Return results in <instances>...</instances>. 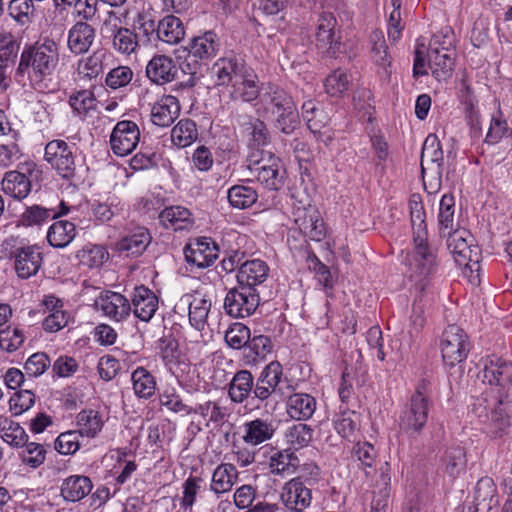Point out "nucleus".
Masks as SVG:
<instances>
[{"mask_svg": "<svg viewBox=\"0 0 512 512\" xmlns=\"http://www.w3.org/2000/svg\"><path fill=\"white\" fill-rule=\"evenodd\" d=\"M80 262L89 268H98L108 259L107 250L101 245H86L77 254Z\"/></svg>", "mask_w": 512, "mask_h": 512, "instance_id": "47", "label": "nucleus"}, {"mask_svg": "<svg viewBox=\"0 0 512 512\" xmlns=\"http://www.w3.org/2000/svg\"><path fill=\"white\" fill-rule=\"evenodd\" d=\"M211 301L205 297L195 296L189 302V321L198 331H202L206 325Z\"/></svg>", "mask_w": 512, "mask_h": 512, "instance_id": "43", "label": "nucleus"}, {"mask_svg": "<svg viewBox=\"0 0 512 512\" xmlns=\"http://www.w3.org/2000/svg\"><path fill=\"white\" fill-rule=\"evenodd\" d=\"M498 503L497 489L492 478H481L474 490L473 512H490Z\"/></svg>", "mask_w": 512, "mask_h": 512, "instance_id": "21", "label": "nucleus"}, {"mask_svg": "<svg viewBox=\"0 0 512 512\" xmlns=\"http://www.w3.org/2000/svg\"><path fill=\"white\" fill-rule=\"evenodd\" d=\"M160 222L167 229L184 230L192 225L191 212L181 206L165 208L159 215Z\"/></svg>", "mask_w": 512, "mask_h": 512, "instance_id": "34", "label": "nucleus"}, {"mask_svg": "<svg viewBox=\"0 0 512 512\" xmlns=\"http://www.w3.org/2000/svg\"><path fill=\"white\" fill-rule=\"evenodd\" d=\"M446 236H448L447 247L454 255L455 261L459 265H469V263L473 261V249L467 241V238L471 237L469 232L454 229L450 233H446ZM477 262V260H474L475 264Z\"/></svg>", "mask_w": 512, "mask_h": 512, "instance_id": "24", "label": "nucleus"}, {"mask_svg": "<svg viewBox=\"0 0 512 512\" xmlns=\"http://www.w3.org/2000/svg\"><path fill=\"white\" fill-rule=\"evenodd\" d=\"M261 105L274 120L275 127L290 135L300 127V118L295 103L283 89L268 84L261 95Z\"/></svg>", "mask_w": 512, "mask_h": 512, "instance_id": "3", "label": "nucleus"}, {"mask_svg": "<svg viewBox=\"0 0 512 512\" xmlns=\"http://www.w3.org/2000/svg\"><path fill=\"white\" fill-rule=\"evenodd\" d=\"M103 54L101 52H95L85 60H81L78 63V73L83 78L89 80L96 79L103 70L102 65Z\"/></svg>", "mask_w": 512, "mask_h": 512, "instance_id": "53", "label": "nucleus"}, {"mask_svg": "<svg viewBox=\"0 0 512 512\" xmlns=\"http://www.w3.org/2000/svg\"><path fill=\"white\" fill-rule=\"evenodd\" d=\"M227 198L232 207L246 209L251 207L258 199L256 190L245 185H234L227 193Z\"/></svg>", "mask_w": 512, "mask_h": 512, "instance_id": "41", "label": "nucleus"}, {"mask_svg": "<svg viewBox=\"0 0 512 512\" xmlns=\"http://www.w3.org/2000/svg\"><path fill=\"white\" fill-rule=\"evenodd\" d=\"M132 306L134 315L145 322H148L158 308V298L153 291L145 286L134 289Z\"/></svg>", "mask_w": 512, "mask_h": 512, "instance_id": "23", "label": "nucleus"}, {"mask_svg": "<svg viewBox=\"0 0 512 512\" xmlns=\"http://www.w3.org/2000/svg\"><path fill=\"white\" fill-rule=\"evenodd\" d=\"M283 376L282 365L278 361L270 362L259 374L254 382L252 401L261 403L281 391L279 384Z\"/></svg>", "mask_w": 512, "mask_h": 512, "instance_id": "8", "label": "nucleus"}, {"mask_svg": "<svg viewBox=\"0 0 512 512\" xmlns=\"http://www.w3.org/2000/svg\"><path fill=\"white\" fill-rule=\"evenodd\" d=\"M370 42L372 44L371 53L374 62L382 68L389 66L391 61L384 35L372 34Z\"/></svg>", "mask_w": 512, "mask_h": 512, "instance_id": "55", "label": "nucleus"}, {"mask_svg": "<svg viewBox=\"0 0 512 512\" xmlns=\"http://www.w3.org/2000/svg\"><path fill=\"white\" fill-rule=\"evenodd\" d=\"M35 403V395L29 389L20 390L10 398V410L15 415H20L30 409Z\"/></svg>", "mask_w": 512, "mask_h": 512, "instance_id": "60", "label": "nucleus"}, {"mask_svg": "<svg viewBox=\"0 0 512 512\" xmlns=\"http://www.w3.org/2000/svg\"><path fill=\"white\" fill-rule=\"evenodd\" d=\"M78 431L82 436L95 437L101 431L103 422L98 411L82 410L77 415Z\"/></svg>", "mask_w": 512, "mask_h": 512, "instance_id": "46", "label": "nucleus"}, {"mask_svg": "<svg viewBox=\"0 0 512 512\" xmlns=\"http://www.w3.org/2000/svg\"><path fill=\"white\" fill-rule=\"evenodd\" d=\"M257 80V75L250 67H248L245 73H243L232 85L231 97L233 99H240L244 102H252L259 98V102L261 103L263 89L267 86L259 88Z\"/></svg>", "mask_w": 512, "mask_h": 512, "instance_id": "18", "label": "nucleus"}, {"mask_svg": "<svg viewBox=\"0 0 512 512\" xmlns=\"http://www.w3.org/2000/svg\"><path fill=\"white\" fill-rule=\"evenodd\" d=\"M445 472L455 478L465 470L467 459L466 453L463 447L453 446L446 450L443 458Z\"/></svg>", "mask_w": 512, "mask_h": 512, "instance_id": "44", "label": "nucleus"}, {"mask_svg": "<svg viewBox=\"0 0 512 512\" xmlns=\"http://www.w3.org/2000/svg\"><path fill=\"white\" fill-rule=\"evenodd\" d=\"M269 467L271 473L275 475H292L298 469L301 471H309V474L314 476L319 474L318 467L313 464H304L301 466L298 456L288 449L274 453L270 457Z\"/></svg>", "mask_w": 512, "mask_h": 512, "instance_id": "13", "label": "nucleus"}, {"mask_svg": "<svg viewBox=\"0 0 512 512\" xmlns=\"http://www.w3.org/2000/svg\"><path fill=\"white\" fill-rule=\"evenodd\" d=\"M443 150L440 141L435 134H429L422 146L421 152V174H424L436 166L443 168Z\"/></svg>", "mask_w": 512, "mask_h": 512, "instance_id": "27", "label": "nucleus"}, {"mask_svg": "<svg viewBox=\"0 0 512 512\" xmlns=\"http://www.w3.org/2000/svg\"><path fill=\"white\" fill-rule=\"evenodd\" d=\"M24 338L22 330L7 326L0 330V348L9 353L14 352L23 344Z\"/></svg>", "mask_w": 512, "mask_h": 512, "instance_id": "52", "label": "nucleus"}, {"mask_svg": "<svg viewBox=\"0 0 512 512\" xmlns=\"http://www.w3.org/2000/svg\"><path fill=\"white\" fill-rule=\"evenodd\" d=\"M455 200L452 194L442 196L439 205L438 224L442 236L454 230Z\"/></svg>", "mask_w": 512, "mask_h": 512, "instance_id": "45", "label": "nucleus"}, {"mask_svg": "<svg viewBox=\"0 0 512 512\" xmlns=\"http://www.w3.org/2000/svg\"><path fill=\"white\" fill-rule=\"evenodd\" d=\"M42 253L37 246L17 248L15 251V270L20 278L27 279L35 275L42 265Z\"/></svg>", "mask_w": 512, "mask_h": 512, "instance_id": "17", "label": "nucleus"}, {"mask_svg": "<svg viewBox=\"0 0 512 512\" xmlns=\"http://www.w3.org/2000/svg\"><path fill=\"white\" fill-rule=\"evenodd\" d=\"M198 138L196 123L189 119H181L171 130V141L174 145L185 148Z\"/></svg>", "mask_w": 512, "mask_h": 512, "instance_id": "38", "label": "nucleus"}, {"mask_svg": "<svg viewBox=\"0 0 512 512\" xmlns=\"http://www.w3.org/2000/svg\"><path fill=\"white\" fill-rule=\"evenodd\" d=\"M57 63L58 52L53 41L35 44L23 50L15 77L18 82L27 78L31 83H38L53 73Z\"/></svg>", "mask_w": 512, "mask_h": 512, "instance_id": "2", "label": "nucleus"}, {"mask_svg": "<svg viewBox=\"0 0 512 512\" xmlns=\"http://www.w3.org/2000/svg\"><path fill=\"white\" fill-rule=\"evenodd\" d=\"M1 185L5 194L19 200L25 198L31 190L30 180L18 171L6 172Z\"/></svg>", "mask_w": 512, "mask_h": 512, "instance_id": "35", "label": "nucleus"}, {"mask_svg": "<svg viewBox=\"0 0 512 512\" xmlns=\"http://www.w3.org/2000/svg\"><path fill=\"white\" fill-rule=\"evenodd\" d=\"M180 105L176 97L163 96L151 109V121L159 127L170 126L179 116Z\"/></svg>", "mask_w": 512, "mask_h": 512, "instance_id": "22", "label": "nucleus"}, {"mask_svg": "<svg viewBox=\"0 0 512 512\" xmlns=\"http://www.w3.org/2000/svg\"><path fill=\"white\" fill-rule=\"evenodd\" d=\"M19 43L13 38V34H0V64L7 63L16 58Z\"/></svg>", "mask_w": 512, "mask_h": 512, "instance_id": "64", "label": "nucleus"}, {"mask_svg": "<svg viewBox=\"0 0 512 512\" xmlns=\"http://www.w3.org/2000/svg\"><path fill=\"white\" fill-rule=\"evenodd\" d=\"M76 236V226L68 220L54 222L48 229L47 240L54 248H65Z\"/></svg>", "mask_w": 512, "mask_h": 512, "instance_id": "31", "label": "nucleus"}, {"mask_svg": "<svg viewBox=\"0 0 512 512\" xmlns=\"http://www.w3.org/2000/svg\"><path fill=\"white\" fill-rule=\"evenodd\" d=\"M287 436L291 444L304 447L312 440L313 430L307 424L298 423L289 428Z\"/></svg>", "mask_w": 512, "mask_h": 512, "instance_id": "63", "label": "nucleus"}, {"mask_svg": "<svg viewBox=\"0 0 512 512\" xmlns=\"http://www.w3.org/2000/svg\"><path fill=\"white\" fill-rule=\"evenodd\" d=\"M238 478V471L233 464L222 463L214 470L210 489L215 494L230 491Z\"/></svg>", "mask_w": 512, "mask_h": 512, "instance_id": "33", "label": "nucleus"}, {"mask_svg": "<svg viewBox=\"0 0 512 512\" xmlns=\"http://www.w3.org/2000/svg\"><path fill=\"white\" fill-rule=\"evenodd\" d=\"M80 436L78 431L61 433L55 441V449L64 455L74 454L80 448Z\"/></svg>", "mask_w": 512, "mask_h": 512, "instance_id": "59", "label": "nucleus"}, {"mask_svg": "<svg viewBox=\"0 0 512 512\" xmlns=\"http://www.w3.org/2000/svg\"><path fill=\"white\" fill-rule=\"evenodd\" d=\"M295 224L300 232L312 241H321L325 235V225L319 212L314 208L298 210Z\"/></svg>", "mask_w": 512, "mask_h": 512, "instance_id": "15", "label": "nucleus"}, {"mask_svg": "<svg viewBox=\"0 0 512 512\" xmlns=\"http://www.w3.org/2000/svg\"><path fill=\"white\" fill-rule=\"evenodd\" d=\"M268 273L269 267L264 261L260 259L246 260L238 269L237 284L256 288L267 279Z\"/></svg>", "mask_w": 512, "mask_h": 512, "instance_id": "19", "label": "nucleus"}, {"mask_svg": "<svg viewBox=\"0 0 512 512\" xmlns=\"http://www.w3.org/2000/svg\"><path fill=\"white\" fill-rule=\"evenodd\" d=\"M273 344L271 339L265 335L250 336L245 348V357L249 362L263 360L271 353Z\"/></svg>", "mask_w": 512, "mask_h": 512, "instance_id": "42", "label": "nucleus"}, {"mask_svg": "<svg viewBox=\"0 0 512 512\" xmlns=\"http://www.w3.org/2000/svg\"><path fill=\"white\" fill-rule=\"evenodd\" d=\"M50 366L49 357L43 352H37L31 355L24 365L25 374L30 377L42 375Z\"/></svg>", "mask_w": 512, "mask_h": 512, "instance_id": "61", "label": "nucleus"}, {"mask_svg": "<svg viewBox=\"0 0 512 512\" xmlns=\"http://www.w3.org/2000/svg\"><path fill=\"white\" fill-rule=\"evenodd\" d=\"M133 390L139 398L148 399L154 395L156 381L154 376L143 367H138L132 373Z\"/></svg>", "mask_w": 512, "mask_h": 512, "instance_id": "39", "label": "nucleus"}, {"mask_svg": "<svg viewBox=\"0 0 512 512\" xmlns=\"http://www.w3.org/2000/svg\"><path fill=\"white\" fill-rule=\"evenodd\" d=\"M417 195L410 199V215L413 228L414 253L409 259L411 277L426 278L436 269V256L427 243L425 210Z\"/></svg>", "mask_w": 512, "mask_h": 512, "instance_id": "1", "label": "nucleus"}, {"mask_svg": "<svg viewBox=\"0 0 512 512\" xmlns=\"http://www.w3.org/2000/svg\"><path fill=\"white\" fill-rule=\"evenodd\" d=\"M259 303L260 297L256 288L237 284L228 290L224 299V310L233 318H245L255 312Z\"/></svg>", "mask_w": 512, "mask_h": 512, "instance_id": "7", "label": "nucleus"}, {"mask_svg": "<svg viewBox=\"0 0 512 512\" xmlns=\"http://www.w3.org/2000/svg\"><path fill=\"white\" fill-rule=\"evenodd\" d=\"M8 11L15 21L25 25L31 21L35 11L33 0H11Z\"/></svg>", "mask_w": 512, "mask_h": 512, "instance_id": "51", "label": "nucleus"}, {"mask_svg": "<svg viewBox=\"0 0 512 512\" xmlns=\"http://www.w3.org/2000/svg\"><path fill=\"white\" fill-rule=\"evenodd\" d=\"M440 346L443 361L450 367L462 363L470 351L467 334L455 324L448 325L443 331Z\"/></svg>", "mask_w": 512, "mask_h": 512, "instance_id": "5", "label": "nucleus"}, {"mask_svg": "<svg viewBox=\"0 0 512 512\" xmlns=\"http://www.w3.org/2000/svg\"><path fill=\"white\" fill-rule=\"evenodd\" d=\"M178 74L174 60L166 55L154 56L146 66L147 77L157 85L172 82Z\"/></svg>", "mask_w": 512, "mask_h": 512, "instance_id": "16", "label": "nucleus"}, {"mask_svg": "<svg viewBox=\"0 0 512 512\" xmlns=\"http://www.w3.org/2000/svg\"><path fill=\"white\" fill-rule=\"evenodd\" d=\"M248 124L251 128V139L249 142V148L251 151L260 149L270 143V133L263 121L260 119L249 118Z\"/></svg>", "mask_w": 512, "mask_h": 512, "instance_id": "50", "label": "nucleus"}, {"mask_svg": "<svg viewBox=\"0 0 512 512\" xmlns=\"http://www.w3.org/2000/svg\"><path fill=\"white\" fill-rule=\"evenodd\" d=\"M95 97L89 90L78 91L70 96L69 104L79 116H85L94 107Z\"/></svg>", "mask_w": 512, "mask_h": 512, "instance_id": "58", "label": "nucleus"}, {"mask_svg": "<svg viewBox=\"0 0 512 512\" xmlns=\"http://www.w3.org/2000/svg\"><path fill=\"white\" fill-rule=\"evenodd\" d=\"M431 406V383L421 379L399 416L400 428L410 435L419 434L427 423Z\"/></svg>", "mask_w": 512, "mask_h": 512, "instance_id": "4", "label": "nucleus"}, {"mask_svg": "<svg viewBox=\"0 0 512 512\" xmlns=\"http://www.w3.org/2000/svg\"><path fill=\"white\" fill-rule=\"evenodd\" d=\"M44 159L61 178L68 181L75 180V156L72 147L64 140L55 139L48 142L45 146Z\"/></svg>", "mask_w": 512, "mask_h": 512, "instance_id": "6", "label": "nucleus"}, {"mask_svg": "<svg viewBox=\"0 0 512 512\" xmlns=\"http://www.w3.org/2000/svg\"><path fill=\"white\" fill-rule=\"evenodd\" d=\"M281 500L285 506H294L304 509L310 505L311 490L304 486L299 479L290 480L281 494Z\"/></svg>", "mask_w": 512, "mask_h": 512, "instance_id": "30", "label": "nucleus"}, {"mask_svg": "<svg viewBox=\"0 0 512 512\" xmlns=\"http://www.w3.org/2000/svg\"><path fill=\"white\" fill-rule=\"evenodd\" d=\"M151 235L148 229L138 227L132 234L124 237L118 244L120 251H126L130 255L142 254L151 242Z\"/></svg>", "mask_w": 512, "mask_h": 512, "instance_id": "37", "label": "nucleus"}, {"mask_svg": "<svg viewBox=\"0 0 512 512\" xmlns=\"http://www.w3.org/2000/svg\"><path fill=\"white\" fill-rule=\"evenodd\" d=\"M218 246L211 238H197L190 241L184 248L188 264L198 268L211 266L218 257Z\"/></svg>", "mask_w": 512, "mask_h": 512, "instance_id": "10", "label": "nucleus"}, {"mask_svg": "<svg viewBox=\"0 0 512 512\" xmlns=\"http://www.w3.org/2000/svg\"><path fill=\"white\" fill-rule=\"evenodd\" d=\"M316 409V400L309 394L295 393L287 402V412L291 418L296 420L309 419Z\"/></svg>", "mask_w": 512, "mask_h": 512, "instance_id": "32", "label": "nucleus"}, {"mask_svg": "<svg viewBox=\"0 0 512 512\" xmlns=\"http://www.w3.org/2000/svg\"><path fill=\"white\" fill-rule=\"evenodd\" d=\"M248 67L244 61L236 58H221L213 65L217 85H233L245 73Z\"/></svg>", "mask_w": 512, "mask_h": 512, "instance_id": "25", "label": "nucleus"}, {"mask_svg": "<svg viewBox=\"0 0 512 512\" xmlns=\"http://www.w3.org/2000/svg\"><path fill=\"white\" fill-rule=\"evenodd\" d=\"M245 434L243 441L247 444L257 446L270 440L275 431L276 426L273 421L257 418L245 423Z\"/></svg>", "mask_w": 512, "mask_h": 512, "instance_id": "26", "label": "nucleus"}, {"mask_svg": "<svg viewBox=\"0 0 512 512\" xmlns=\"http://www.w3.org/2000/svg\"><path fill=\"white\" fill-rule=\"evenodd\" d=\"M484 379L489 384L505 387L512 385V363L495 356H489L484 362Z\"/></svg>", "mask_w": 512, "mask_h": 512, "instance_id": "20", "label": "nucleus"}, {"mask_svg": "<svg viewBox=\"0 0 512 512\" xmlns=\"http://www.w3.org/2000/svg\"><path fill=\"white\" fill-rule=\"evenodd\" d=\"M209 34H201L191 39L187 49L189 54L196 59L204 60L212 58L218 51V44L215 43Z\"/></svg>", "mask_w": 512, "mask_h": 512, "instance_id": "40", "label": "nucleus"}, {"mask_svg": "<svg viewBox=\"0 0 512 512\" xmlns=\"http://www.w3.org/2000/svg\"><path fill=\"white\" fill-rule=\"evenodd\" d=\"M133 71L128 66H119L112 69L106 76V85L112 89L124 87L130 83Z\"/></svg>", "mask_w": 512, "mask_h": 512, "instance_id": "62", "label": "nucleus"}, {"mask_svg": "<svg viewBox=\"0 0 512 512\" xmlns=\"http://www.w3.org/2000/svg\"><path fill=\"white\" fill-rule=\"evenodd\" d=\"M60 208L61 210L57 212L54 208H44L39 205H33L28 207L22 214V222L28 226L39 225L50 218L54 219L61 215H65L69 211V208L64 201L60 202Z\"/></svg>", "mask_w": 512, "mask_h": 512, "instance_id": "36", "label": "nucleus"}, {"mask_svg": "<svg viewBox=\"0 0 512 512\" xmlns=\"http://www.w3.org/2000/svg\"><path fill=\"white\" fill-rule=\"evenodd\" d=\"M93 484L89 477L72 475L66 478L61 485V495L66 501L77 502L83 499L92 490Z\"/></svg>", "mask_w": 512, "mask_h": 512, "instance_id": "29", "label": "nucleus"}, {"mask_svg": "<svg viewBox=\"0 0 512 512\" xmlns=\"http://www.w3.org/2000/svg\"><path fill=\"white\" fill-rule=\"evenodd\" d=\"M192 413L200 414L203 418H208L210 422L216 425L222 424L226 417L225 408L212 401L199 404L194 408L192 407Z\"/></svg>", "mask_w": 512, "mask_h": 512, "instance_id": "56", "label": "nucleus"}, {"mask_svg": "<svg viewBox=\"0 0 512 512\" xmlns=\"http://www.w3.org/2000/svg\"><path fill=\"white\" fill-rule=\"evenodd\" d=\"M249 338L250 329L240 322L231 324L225 333V342L233 349H245Z\"/></svg>", "mask_w": 512, "mask_h": 512, "instance_id": "49", "label": "nucleus"}, {"mask_svg": "<svg viewBox=\"0 0 512 512\" xmlns=\"http://www.w3.org/2000/svg\"><path fill=\"white\" fill-rule=\"evenodd\" d=\"M350 82L349 75L345 71L337 69L326 77L325 91L332 97H341L349 89Z\"/></svg>", "mask_w": 512, "mask_h": 512, "instance_id": "48", "label": "nucleus"}, {"mask_svg": "<svg viewBox=\"0 0 512 512\" xmlns=\"http://www.w3.org/2000/svg\"><path fill=\"white\" fill-rule=\"evenodd\" d=\"M139 140V128L130 120L119 121L110 135L111 149L118 156L130 154L137 147Z\"/></svg>", "mask_w": 512, "mask_h": 512, "instance_id": "9", "label": "nucleus"}, {"mask_svg": "<svg viewBox=\"0 0 512 512\" xmlns=\"http://www.w3.org/2000/svg\"><path fill=\"white\" fill-rule=\"evenodd\" d=\"M268 155L267 166H259L252 170L257 181L269 190H279L283 187L286 171L281 160L273 154Z\"/></svg>", "mask_w": 512, "mask_h": 512, "instance_id": "14", "label": "nucleus"}, {"mask_svg": "<svg viewBox=\"0 0 512 512\" xmlns=\"http://www.w3.org/2000/svg\"><path fill=\"white\" fill-rule=\"evenodd\" d=\"M443 36L445 35L432 34L428 49L429 68L431 69L433 77L438 81L449 78L452 75L454 66L451 53H441L439 50V46L441 45L440 39L444 38Z\"/></svg>", "mask_w": 512, "mask_h": 512, "instance_id": "11", "label": "nucleus"}, {"mask_svg": "<svg viewBox=\"0 0 512 512\" xmlns=\"http://www.w3.org/2000/svg\"><path fill=\"white\" fill-rule=\"evenodd\" d=\"M254 377L248 370L235 373L229 383L228 395L232 402L243 403L253 395Z\"/></svg>", "mask_w": 512, "mask_h": 512, "instance_id": "28", "label": "nucleus"}, {"mask_svg": "<svg viewBox=\"0 0 512 512\" xmlns=\"http://www.w3.org/2000/svg\"><path fill=\"white\" fill-rule=\"evenodd\" d=\"M95 309L105 316L120 321L130 315L131 304L129 300L118 292L106 291L95 300Z\"/></svg>", "mask_w": 512, "mask_h": 512, "instance_id": "12", "label": "nucleus"}, {"mask_svg": "<svg viewBox=\"0 0 512 512\" xmlns=\"http://www.w3.org/2000/svg\"><path fill=\"white\" fill-rule=\"evenodd\" d=\"M148 23H142L143 32H148L151 29V32H175L176 30H181L182 32L185 29H188V23L184 24L183 21L174 15H167L163 19L158 22L157 29H154V21H149V27H146Z\"/></svg>", "mask_w": 512, "mask_h": 512, "instance_id": "54", "label": "nucleus"}, {"mask_svg": "<svg viewBox=\"0 0 512 512\" xmlns=\"http://www.w3.org/2000/svg\"><path fill=\"white\" fill-rule=\"evenodd\" d=\"M23 447L21 458L24 464L37 468L44 462L46 450L41 444L27 442Z\"/></svg>", "mask_w": 512, "mask_h": 512, "instance_id": "57", "label": "nucleus"}]
</instances>
